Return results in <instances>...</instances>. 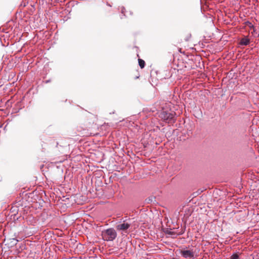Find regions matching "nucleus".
I'll return each instance as SVG.
<instances>
[{
	"label": "nucleus",
	"instance_id": "nucleus-5",
	"mask_svg": "<svg viewBox=\"0 0 259 259\" xmlns=\"http://www.w3.org/2000/svg\"><path fill=\"white\" fill-rule=\"evenodd\" d=\"M250 42V39L248 37V36H244L240 39L239 44L241 46H247L249 44Z\"/></svg>",
	"mask_w": 259,
	"mask_h": 259
},
{
	"label": "nucleus",
	"instance_id": "nucleus-4",
	"mask_svg": "<svg viewBox=\"0 0 259 259\" xmlns=\"http://www.w3.org/2000/svg\"><path fill=\"white\" fill-rule=\"evenodd\" d=\"M181 254L183 257L186 258H193L194 256V252L191 250H181Z\"/></svg>",
	"mask_w": 259,
	"mask_h": 259
},
{
	"label": "nucleus",
	"instance_id": "nucleus-12",
	"mask_svg": "<svg viewBox=\"0 0 259 259\" xmlns=\"http://www.w3.org/2000/svg\"><path fill=\"white\" fill-rule=\"evenodd\" d=\"M50 82H51V80L50 79L46 80V83H49Z\"/></svg>",
	"mask_w": 259,
	"mask_h": 259
},
{
	"label": "nucleus",
	"instance_id": "nucleus-1",
	"mask_svg": "<svg viewBox=\"0 0 259 259\" xmlns=\"http://www.w3.org/2000/svg\"><path fill=\"white\" fill-rule=\"evenodd\" d=\"M131 220L130 219H125L122 221H120L116 226V229L120 232L122 235H126L129 234L131 229Z\"/></svg>",
	"mask_w": 259,
	"mask_h": 259
},
{
	"label": "nucleus",
	"instance_id": "nucleus-9",
	"mask_svg": "<svg viewBox=\"0 0 259 259\" xmlns=\"http://www.w3.org/2000/svg\"><path fill=\"white\" fill-rule=\"evenodd\" d=\"M246 24L251 29H253V28H254L255 27L253 26V25L251 22H250L249 21H247L246 22Z\"/></svg>",
	"mask_w": 259,
	"mask_h": 259
},
{
	"label": "nucleus",
	"instance_id": "nucleus-3",
	"mask_svg": "<svg viewBox=\"0 0 259 259\" xmlns=\"http://www.w3.org/2000/svg\"><path fill=\"white\" fill-rule=\"evenodd\" d=\"M175 113L171 111L162 110L159 114V117L166 122L169 123L174 120Z\"/></svg>",
	"mask_w": 259,
	"mask_h": 259
},
{
	"label": "nucleus",
	"instance_id": "nucleus-6",
	"mask_svg": "<svg viewBox=\"0 0 259 259\" xmlns=\"http://www.w3.org/2000/svg\"><path fill=\"white\" fill-rule=\"evenodd\" d=\"M138 62H139V65L140 67H141V68H143L145 67V63L143 60H142L141 59H139Z\"/></svg>",
	"mask_w": 259,
	"mask_h": 259
},
{
	"label": "nucleus",
	"instance_id": "nucleus-14",
	"mask_svg": "<svg viewBox=\"0 0 259 259\" xmlns=\"http://www.w3.org/2000/svg\"><path fill=\"white\" fill-rule=\"evenodd\" d=\"M149 201H152V200H151V199H149Z\"/></svg>",
	"mask_w": 259,
	"mask_h": 259
},
{
	"label": "nucleus",
	"instance_id": "nucleus-2",
	"mask_svg": "<svg viewBox=\"0 0 259 259\" xmlns=\"http://www.w3.org/2000/svg\"><path fill=\"white\" fill-rule=\"evenodd\" d=\"M103 239L106 241H112L117 237V232L114 228H110L102 231Z\"/></svg>",
	"mask_w": 259,
	"mask_h": 259
},
{
	"label": "nucleus",
	"instance_id": "nucleus-7",
	"mask_svg": "<svg viewBox=\"0 0 259 259\" xmlns=\"http://www.w3.org/2000/svg\"><path fill=\"white\" fill-rule=\"evenodd\" d=\"M230 259H239V255L237 253H234L231 256Z\"/></svg>",
	"mask_w": 259,
	"mask_h": 259
},
{
	"label": "nucleus",
	"instance_id": "nucleus-11",
	"mask_svg": "<svg viewBox=\"0 0 259 259\" xmlns=\"http://www.w3.org/2000/svg\"><path fill=\"white\" fill-rule=\"evenodd\" d=\"M124 11H125V8L124 7H122V10H121V13L123 14V15H124Z\"/></svg>",
	"mask_w": 259,
	"mask_h": 259
},
{
	"label": "nucleus",
	"instance_id": "nucleus-8",
	"mask_svg": "<svg viewBox=\"0 0 259 259\" xmlns=\"http://www.w3.org/2000/svg\"><path fill=\"white\" fill-rule=\"evenodd\" d=\"M253 31L251 32L252 34L254 35V37H257L259 36V32L256 31V29L255 27L252 29Z\"/></svg>",
	"mask_w": 259,
	"mask_h": 259
},
{
	"label": "nucleus",
	"instance_id": "nucleus-15",
	"mask_svg": "<svg viewBox=\"0 0 259 259\" xmlns=\"http://www.w3.org/2000/svg\"><path fill=\"white\" fill-rule=\"evenodd\" d=\"M149 201H152V200H151V199H149Z\"/></svg>",
	"mask_w": 259,
	"mask_h": 259
},
{
	"label": "nucleus",
	"instance_id": "nucleus-13",
	"mask_svg": "<svg viewBox=\"0 0 259 259\" xmlns=\"http://www.w3.org/2000/svg\"><path fill=\"white\" fill-rule=\"evenodd\" d=\"M167 233L169 234H171V232L170 231L167 232Z\"/></svg>",
	"mask_w": 259,
	"mask_h": 259
},
{
	"label": "nucleus",
	"instance_id": "nucleus-16",
	"mask_svg": "<svg viewBox=\"0 0 259 259\" xmlns=\"http://www.w3.org/2000/svg\"><path fill=\"white\" fill-rule=\"evenodd\" d=\"M149 201H152V200H151V199H149Z\"/></svg>",
	"mask_w": 259,
	"mask_h": 259
},
{
	"label": "nucleus",
	"instance_id": "nucleus-10",
	"mask_svg": "<svg viewBox=\"0 0 259 259\" xmlns=\"http://www.w3.org/2000/svg\"><path fill=\"white\" fill-rule=\"evenodd\" d=\"M12 240V241H11V243H12L13 245H16L18 241L17 239L15 238H13Z\"/></svg>",
	"mask_w": 259,
	"mask_h": 259
}]
</instances>
